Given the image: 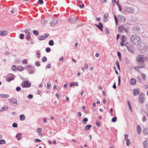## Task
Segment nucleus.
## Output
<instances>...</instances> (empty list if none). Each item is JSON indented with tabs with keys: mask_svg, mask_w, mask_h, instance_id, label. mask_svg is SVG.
<instances>
[{
	"mask_svg": "<svg viewBox=\"0 0 148 148\" xmlns=\"http://www.w3.org/2000/svg\"><path fill=\"white\" fill-rule=\"evenodd\" d=\"M23 87L29 88L31 85V83L29 81H24L22 84Z\"/></svg>",
	"mask_w": 148,
	"mask_h": 148,
	"instance_id": "nucleus-4",
	"label": "nucleus"
},
{
	"mask_svg": "<svg viewBox=\"0 0 148 148\" xmlns=\"http://www.w3.org/2000/svg\"><path fill=\"white\" fill-rule=\"evenodd\" d=\"M17 124L16 123H14L12 125V127H17Z\"/></svg>",
	"mask_w": 148,
	"mask_h": 148,
	"instance_id": "nucleus-49",
	"label": "nucleus"
},
{
	"mask_svg": "<svg viewBox=\"0 0 148 148\" xmlns=\"http://www.w3.org/2000/svg\"><path fill=\"white\" fill-rule=\"evenodd\" d=\"M114 18L116 25H117L118 24V20L115 15L114 16Z\"/></svg>",
	"mask_w": 148,
	"mask_h": 148,
	"instance_id": "nucleus-55",
	"label": "nucleus"
},
{
	"mask_svg": "<svg viewBox=\"0 0 148 148\" xmlns=\"http://www.w3.org/2000/svg\"><path fill=\"white\" fill-rule=\"evenodd\" d=\"M146 120V116H143L142 119V121L143 122H145Z\"/></svg>",
	"mask_w": 148,
	"mask_h": 148,
	"instance_id": "nucleus-54",
	"label": "nucleus"
},
{
	"mask_svg": "<svg viewBox=\"0 0 148 148\" xmlns=\"http://www.w3.org/2000/svg\"><path fill=\"white\" fill-rule=\"evenodd\" d=\"M125 11L129 13H132L134 12V9L131 7H127L125 8Z\"/></svg>",
	"mask_w": 148,
	"mask_h": 148,
	"instance_id": "nucleus-7",
	"label": "nucleus"
},
{
	"mask_svg": "<svg viewBox=\"0 0 148 148\" xmlns=\"http://www.w3.org/2000/svg\"><path fill=\"white\" fill-rule=\"evenodd\" d=\"M144 88L145 89L148 88V85H145L144 86Z\"/></svg>",
	"mask_w": 148,
	"mask_h": 148,
	"instance_id": "nucleus-64",
	"label": "nucleus"
},
{
	"mask_svg": "<svg viewBox=\"0 0 148 148\" xmlns=\"http://www.w3.org/2000/svg\"><path fill=\"white\" fill-rule=\"evenodd\" d=\"M33 33L36 36H38L39 35V33L36 30H34L33 31Z\"/></svg>",
	"mask_w": 148,
	"mask_h": 148,
	"instance_id": "nucleus-30",
	"label": "nucleus"
},
{
	"mask_svg": "<svg viewBox=\"0 0 148 148\" xmlns=\"http://www.w3.org/2000/svg\"><path fill=\"white\" fill-rule=\"evenodd\" d=\"M57 19H55L53 21L50 23V25L51 26H54L57 23Z\"/></svg>",
	"mask_w": 148,
	"mask_h": 148,
	"instance_id": "nucleus-13",
	"label": "nucleus"
},
{
	"mask_svg": "<svg viewBox=\"0 0 148 148\" xmlns=\"http://www.w3.org/2000/svg\"><path fill=\"white\" fill-rule=\"evenodd\" d=\"M12 69L13 71H15L17 70V68L16 69V66L15 65H13L12 67Z\"/></svg>",
	"mask_w": 148,
	"mask_h": 148,
	"instance_id": "nucleus-38",
	"label": "nucleus"
},
{
	"mask_svg": "<svg viewBox=\"0 0 148 148\" xmlns=\"http://www.w3.org/2000/svg\"><path fill=\"white\" fill-rule=\"evenodd\" d=\"M117 55L118 56L121 58V54L120 52L119 51L117 52Z\"/></svg>",
	"mask_w": 148,
	"mask_h": 148,
	"instance_id": "nucleus-62",
	"label": "nucleus"
},
{
	"mask_svg": "<svg viewBox=\"0 0 148 148\" xmlns=\"http://www.w3.org/2000/svg\"><path fill=\"white\" fill-rule=\"evenodd\" d=\"M126 38L125 37V36L124 35H123L122 36L121 40V42H125L126 41Z\"/></svg>",
	"mask_w": 148,
	"mask_h": 148,
	"instance_id": "nucleus-25",
	"label": "nucleus"
},
{
	"mask_svg": "<svg viewBox=\"0 0 148 148\" xmlns=\"http://www.w3.org/2000/svg\"><path fill=\"white\" fill-rule=\"evenodd\" d=\"M143 133L145 135H148V128H145L143 130Z\"/></svg>",
	"mask_w": 148,
	"mask_h": 148,
	"instance_id": "nucleus-21",
	"label": "nucleus"
},
{
	"mask_svg": "<svg viewBox=\"0 0 148 148\" xmlns=\"http://www.w3.org/2000/svg\"><path fill=\"white\" fill-rule=\"evenodd\" d=\"M8 100L10 103L13 104L15 103L17 105L18 104L17 103V100L15 98H11L9 99Z\"/></svg>",
	"mask_w": 148,
	"mask_h": 148,
	"instance_id": "nucleus-8",
	"label": "nucleus"
},
{
	"mask_svg": "<svg viewBox=\"0 0 148 148\" xmlns=\"http://www.w3.org/2000/svg\"><path fill=\"white\" fill-rule=\"evenodd\" d=\"M21 134L20 133H18L16 135V137L18 138V140H20L21 139Z\"/></svg>",
	"mask_w": 148,
	"mask_h": 148,
	"instance_id": "nucleus-23",
	"label": "nucleus"
},
{
	"mask_svg": "<svg viewBox=\"0 0 148 148\" xmlns=\"http://www.w3.org/2000/svg\"><path fill=\"white\" fill-rule=\"evenodd\" d=\"M12 75L11 76L7 78V80L9 82H10L12 80H13L15 77L14 75L13 74H11Z\"/></svg>",
	"mask_w": 148,
	"mask_h": 148,
	"instance_id": "nucleus-15",
	"label": "nucleus"
},
{
	"mask_svg": "<svg viewBox=\"0 0 148 148\" xmlns=\"http://www.w3.org/2000/svg\"><path fill=\"white\" fill-rule=\"evenodd\" d=\"M116 65L118 67V69L119 70H120V68L119 65V63L117 60L116 61Z\"/></svg>",
	"mask_w": 148,
	"mask_h": 148,
	"instance_id": "nucleus-48",
	"label": "nucleus"
},
{
	"mask_svg": "<svg viewBox=\"0 0 148 148\" xmlns=\"http://www.w3.org/2000/svg\"><path fill=\"white\" fill-rule=\"evenodd\" d=\"M0 97L2 98H8L9 95L7 94H0Z\"/></svg>",
	"mask_w": 148,
	"mask_h": 148,
	"instance_id": "nucleus-19",
	"label": "nucleus"
},
{
	"mask_svg": "<svg viewBox=\"0 0 148 148\" xmlns=\"http://www.w3.org/2000/svg\"><path fill=\"white\" fill-rule=\"evenodd\" d=\"M8 34V32L6 31H0V36H5Z\"/></svg>",
	"mask_w": 148,
	"mask_h": 148,
	"instance_id": "nucleus-11",
	"label": "nucleus"
},
{
	"mask_svg": "<svg viewBox=\"0 0 148 148\" xmlns=\"http://www.w3.org/2000/svg\"><path fill=\"white\" fill-rule=\"evenodd\" d=\"M134 29L135 31L137 33L140 30V28L138 26H135L134 27Z\"/></svg>",
	"mask_w": 148,
	"mask_h": 148,
	"instance_id": "nucleus-24",
	"label": "nucleus"
},
{
	"mask_svg": "<svg viewBox=\"0 0 148 148\" xmlns=\"http://www.w3.org/2000/svg\"><path fill=\"white\" fill-rule=\"evenodd\" d=\"M35 65L38 67L40 65V63L39 61H37L35 63Z\"/></svg>",
	"mask_w": 148,
	"mask_h": 148,
	"instance_id": "nucleus-45",
	"label": "nucleus"
},
{
	"mask_svg": "<svg viewBox=\"0 0 148 148\" xmlns=\"http://www.w3.org/2000/svg\"><path fill=\"white\" fill-rule=\"evenodd\" d=\"M23 67L22 66H18L17 68V70L19 71H23Z\"/></svg>",
	"mask_w": 148,
	"mask_h": 148,
	"instance_id": "nucleus-27",
	"label": "nucleus"
},
{
	"mask_svg": "<svg viewBox=\"0 0 148 148\" xmlns=\"http://www.w3.org/2000/svg\"><path fill=\"white\" fill-rule=\"evenodd\" d=\"M29 29H26L25 30V32L27 35L29 34Z\"/></svg>",
	"mask_w": 148,
	"mask_h": 148,
	"instance_id": "nucleus-33",
	"label": "nucleus"
},
{
	"mask_svg": "<svg viewBox=\"0 0 148 148\" xmlns=\"http://www.w3.org/2000/svg\"><path fill=\"white\" fill-rule=\"evenodd\" d=\"M147 60V57H145L142 55H138L136 58V61L139 63H140L141 64L140 65L138 66V67L139 68H143L144 67L145 65L144 62Z\"/></svg>",
	"mask_w": 148,
	"mask_h": 148,
	"instance_id": "nucleus-1",
	"label": "nucleus"
},
{
	"mask_svg": "<svg viewBox=\"0 0 148 148\" xmlns=\"http://www.w3.org/2000/svg\"><path fill=\"white\" fill-rule=\"evenodd\" d=\"M41 23L43 24H45L47 22L45 19H42L41 21Z\"/></svg>",
	"mask_w": 148,
	"mask_h": 148,
	"instance_id": "nucleus-44",
	"label": "nucleus"
},
{
	"mask_svg": "<svg viewBox=\"0 0 148 148\" xmlns=\"http://www.w3.org/2000/svg\"><path fill=\"white\" fill-rule=\"evenodd\" d=\"M49 44L50 46H53L54 45V42L52 40H50L49 42Z\"/></svg>",
	"mask_w": 148,
	"mask_h": 148,
	"instance_id": "nucleus-29",
	"label": "nucleus"
},
{
	"mask_svg": "<svg viewBox=\"0 0 148 148\" xmlns=\"http://www.w3.org/2000/svg\"><path fill=\"white\" fill-rule=\"evenodd\" d=\"M25 115L23 114H22L20 115L19 119L20 121H23L25 119Z\"/></svg>",
	"mask_w": 148,
	"mask_h": 148,
	"instance_id": "nucleus-20",
	"label": "nucleus"
},
{
	"mask_svg": "<svg viewBox=\"0 0 148 148\" xmlns=\"http://www.w3.org/2000/svg\"><path fill=\"white\" fill-rule=\"evenodd\" d=\"M130 40L131 43L134 44H139L141 42L140 38L136 34H133L130 37Z\"/></svg>",
	"mask_w": 148,
	"mask_h": 148,
	"instance_id": "nucleus-2",
	"label": "nucleus"
},
{
	"mask_svg": "<svg viewBox=\"0 0 148 148\" xmlns=\"http://www.w3.org/2000/svg\"><path fill=\"white\" fill-rule=\"evenodd\" d=\"M140 51L141 53H144L145 51L148 52V46L144 44H141L140 46Z\"/></svg>",
	"mask_w": 148,
	"mask_h": 148,
	"instance_id": "nucleus-3",
	"label": "nucleus"
},
{
	"mask_svg": "<svg viewBox=\"0 0 148 148\" xmlns=\"http://www.w3.org/2000/svg\"><path fill=\"white\" fill-rule=\"evenodd\" d=\"M77 19L75 17H72L69 20V22L71 23H74L76 22Z\"/></svg>",
	"mask_w": 148,
	"mask_h": 148,
	"instance_id": "nucleus-9",
	"label": "nucleus"
},
{
	"mask_svg": "<svg viewBox=\"0 0 148 148\" xmlns=\"http://www.w3.org/2000/svg\"><path fill=\"white\" fill-rule=\"evenodd\" d=\"M51 84L50 82H48L47 83V88L48 89H49L51 87Z\"/></svg>",
	"mask_w": 148,
	"mask_h": 148,
	"instance_id": "nucleus-41",
	"label": "nucleus"
},
{
	"mask_svg": "<svg viewBox=\"0 0 148 148\" xmlns=\"http://www.w3.org/2000/svg\"><path fill=\"white\" fill-rule=\"evenodd\" d=\"M92 126V125H87L85 128V130L86 131L89 130Z\"/></svg>",
	"mask_w": 148,
	"mask_h": 148,
	"instance_id": "nucleus-22",
	"label": "nucleus"
},
{
	"mask_svg": "<svg viewBox=\"0 0 148 148\" xmlns=\"http://www.w3.org/2000/svg\"><path fill=\"white\" fill-rule=\"evenodd\" d=\"M8 106H5L0 109V112L7 110L8 109Z\"/></svg>",
	"mask_w": 148,
	"mask_h": 148,
	"instance_id": "nucleus-12",
	"label": "nucleus"
},
{
	"mask_svg": "<svg viewBox=\"0 0 148 148\" xmlns=\"http://www.w3.org/2000/svg\"><path fill=\"white\" fill-rule=\"evenodd\" d=\"M141 75L143 79L144 80H145L146 77V75L144 73H141Z\"/></svg>",
	"mask_w": 148,
	"mask_h": 148,
	"instance_id": "nucleus-35",
	"label": "nucleus"
},
{
	"mask_svg": "<svg viewBox=\"0 0 148 148\" xmlns=\"http://www.w3.org/2000/svg\"><path fill=\"white\" fill-rule=\"evenodd\" d=\"M99 28L100 30L101 31H102V29L103 28V25H102L101 23H99Z\"/></svg>",
	"mask_w": 148,
	"mask_h": 148,
	"instance_id": "nucleus-37",
	"label": "nucleus"
},
{
	"mask_svg": "<svg viewBox=\"0 0 148 148\" xmlns=\"http://www.w3.org/2000/svg\"><path fill=\"white\" fill-rule=\"evenodd\" d=\"M118 19L121 23H124L125 21V18L123 16L119 15L118 16Z\"/></svg>",
	"mask_w": 148,
	"mask_h": 148,
	"instance_id": "nucleus-6",
	"label": "nucleus"
},
{
	"mask_svg": "<svg viewBox=\"0 0 148 148\" xmlns=\"http://www.w3.org/2000/svg\"><path fill=\"white\" fill-rule=\"evenodd\" d=\"M108 16V14L107 13L105 14L103 18V21L105 22H106L108 21V19L107 18Z\"/></svg>",
	"mask_w": 148,
	"mask_h": 148,
	"instance_id": "nucleus-26",
	"label": "nucleus"
},
{
	"mask_svg": "<svg viewBox=\"0 0 148 148\" xmlns=\"http://www.w3.org/2000/svg\"><path fill=\"white\" fill-rule=\"evenodd\" d=\"M40 141L41 140L38 139L36 138L34 140V142L35 143L40 142Z\"/></svg>",
	"mask_w": 148,
	"mask_h": 148,
	"instance_id": "nucleus-46",
	"label": "nucleus"
},
{
	"mask_svg": "<svg viewBox=\"0 0 148 148\" xmlns=\"http://www.w3.org/2000/svg\"><path fill=\"white\" fill-rule=\"evenodd\" d=\"M43 1L42 0H39L38 1V3L40 4H43Z\"/></svg>",
	"mask_w": 148,
	"mask_h": 148,
	"instance_id": "nucleus-52",
	"label": "nucleus"
},
{
	"mask_svg": "<svg viewBox=\"0 0 148 148\" xmlns=\"http://www.w3.org/2000/svg\"><path fill=\"white\" fill-rule=\"evenodd\" d=\"M126 141V145H129L130 143V140L129 139L125 140Z\"/></svg>",
	"mask_w": 148,
	"mask_h": 148,
	"instance_id": "nucleus-40",
	"label": "nucleus"
},
{
	"mask_svg": "<svg viewBox=\"0 0 148 148\" xmlns=\"http://www.w3.org/2000/svg\"><path fill=\"white\" fill-rule=\"evenodd\" d=\"M96 124L97 126L99 127L100 126V123H99V122L97 121L96 122Z\"/></svg>",
	"mask_w": 148,
	"mask_h": 148,
	"instance_id": "nucleus-63",
	"label": "nucleus"
},
{
	"mask_svg": "<svg viewBox=\"0 0 148 148\" xmlns=\"http://www.w3.org/2000/svg\"><path fill=\"white\" fill-rule=\"evenodd\" d=\"M123 27L121 26L119 27V32H123Z\"/></svg>",
	"mask_w": 148,
	"mask_h": 148,
	"instance_id": "nucleus-42",
	"label": "nucleus"
},
{
	"mask_svg": "<svg viewBox=\"0 0 148 148\" xmlns=\"http://www.w3.org/2000/svg\"><path fill=\"white\" fill-rule=\"evenodd\" d=\"M27 97L29 99H31L33 98V96L31 94H29L28 96Z\"/></svg>",
	"mask_w": 148,
	"mask_h": 148,
	"instance_id": "nucleus-50",
	"label": "nucleus"
},
{
	"mask_svg": "<svg viewBox=\"0 0 148 148\" xmlns=\"http://www.w3.org/2000/svg\"><path fill=\"white\" fill-rule=\"evenodd\" d=\"M125 140L128 139V135L127 134H125Z\"/></svg>",
	"mask_w": 148,
	"mask_h": 148,
	"instance_id": "nucleus-60",
	"label": "nucleus"
},
{
	"mask_svg": "<svg viewBox=\"0 0 148 148\" xmlns=\"http://www.w3.org/2000/svg\"><path fill=\"white\" fill-rule=\"evenodd\" d=\"M26 38L27 40H29L30 38V36L29 34H27L26 36Z\"/></svg>",
	"mask_w": 148,
	"mask_h": 148,
	"instance_id": "nucleus-56",
	"label": "nucleus"
},
{
	"mask_svg": "<svg viewBox=\"0 0 148 148\" xmlns=\"http://www.w3.org/2000/svg\"><path fill=\"white\" fill-rule=\"evenodd\" d=\"M42 131V129L41 128H38L37 129V131L38 132H40Z\"/></svg>",
	"mask_w": 148,
	"mask_h": 148,
	"instance_id": "nucleus-58",
	"label": "nucleus"
},
{
	"mask_svg": "<svg viewBox=\"0 0 148 148\" xmlns=\"http://www.w3.org/2000/svg\"><path fill=\"white\" fill-rule=\"evenodd\" d=\"M88 119L86 118H85L83 119V121H82V123L84 124H86V123H85V122H86L88 121Z\"/></svg>",
	"mask_w": 148,
	"mask_h": 148,
	"instance_id": "nucleus-36",
	"label": "nucleus"
},
{
	"mask_svg": "<svg viewBox=\"0 0 148 148\" xmlns=\"http://www.w3.org/2000/svg\"><path fill=\"white\" fill-rule=\"evenodd\" d=\"M140 92L139 89H134L133 90V94L134 96L138 95Z\"/></svg>",
	"mask_w": 148,
	"mask_h": 148,
	"instance_id": "nucleus-14",
	"label": "nucleus"
},
{
	"mask_svg": "<svg viewBox=\"0 0 148 148\" xmlns=\"http://www.w3.org/2000/svg\"><path fill=\"white\" fill-rule=\"evenodd\" d=\"M47 121V119L46 118H44L43 119V122L44 123H45Z\"/></svg>",
	"mask_w": 148,
	"mask_h": 148,
	"instance_id": "nucleus-59",
	"label": "nucleus"
},
{
	"mask_svg": "<svg viewBox=\"0 0 148 148\" xmlns=\"http://www.w3.org/2000/svg\"><path fill=\"white\" fill-rule=\"evenodd\" d=\"M130 82L131 85H134L136 84V79L134 78H132L130 80Z\"/></svg>",
	"mask_w": 148,
	"mask_h": 148,
	"instance_id": "nucleus-17",
	"label": "nucleus"
},
{
	"mask_svg": "<svg viewBox=\"0 0 148 148\" xmlns=\"http://www.w3.org/2000/svg\"><path fill=\"white\" fill-rule=\"evenodd\" d=\"M24 38V35L23 34H21L19 36V38L21 39H23Z\"/></svg>",
	"mask_w": 148,
	"mask_h": 148,
	"instance_id": "nucleus-51",
	"label": "nucleus"
},
{
	"mask_svg": "<svg viewBox=\"0 0 148 148\" xmlns=\"http://www.w3.org/2000/svg\"><path fill=\"white\" fill-rule=\"evenodd\" d=\"M137 130L138 133L139 134H141V129L140 126V125H138L137 127Z\"/></svg>",
	"mask_w": 148,
	"mask_h": 148,
	"instance_id": "nucleus-16",
	"label": "nucleus"
},
{
	"mask_svg": "<svg viewBox=\"0 0 148 148\" xmlns=\"http://www.w3.org/2000/svg\"><path fill=\"white\" fill-rule=\"evenodd\" d=\"M143 144L144 148H148V142L147 140H145L143 142Z\"/></svg>",
	"mask_w": 148,
	"mask_h": 148,
	"instance_id": "nucleus-18",
	"label": "nucleus"
},
{
	"mask_svg": "<svg viewBox=\"0 0 148 148\" xmlns=\"http://www.w3.org/2000/svg\"><path fill=\"white\" fill-rule=\"evenodd\" d=\"M40 53H38V52H37L36 54V57L38 58H39L40 57Z\"/></svg>",
	"mask_w": 148,
	"mask_h": 148,
	"instance_id": "nucleus-43",
	"label": "nucleus"
},
{
	"mask_svg": "<svg viewBox=\"0 0 148 148\" xmlns=\"http://www.w3.org/2000/svg\"><path fill=\"white\" fill-rule=\"evenodd\" d=\"M74 84V85L76 86H78V83L77 82H74L73 83Z\"/></svg>",
	"mask_w": 148,
	"mask_h": 148,
	"instance_id": "nucleus-61",
	"label": "nucleus"
},
{
	"mask_svg": "<svg viewBox=\"0 0 148 148\" xmlns=\"http://www.w3.org/2000/svg\"><path fill=\"white\" fill-rule=\"evenodd\" d=\"M21 90V88L19 87H17L16 88V90L17 91H18Z\"/></svg>",
	"mask_w": 148,
	"mask_h": 148,
	"instance_id": "nucleus-57",
	"label": "nucleus"
},
{
	"mask_svg": "<svg viewBox=\"0 0 148 148\" xmlns=\"http://www.w3.org/2000/svg\"><path fill=\"white\" fill-rule=\"evenodd\" d=\"M45 37L43 36H41L39 37V40H43L45 39Z\"/></svg>",
	"mask_w": 148,
	"mask_h": 148,
	"instance_id": "nucleus-28",
	"label": "nucleus"
},
{
	"mask_svg": "<svg viewBox=\"0 0 148 148\" xmlns=\"http://www.w3.org/2000/svg\"><path fill=\"white\" fill-rule=\"evenodd\" d=\"M6 143L5 141L4 140H0V144H5Z\"/></svg>",
	"mask_w": 148,
	"mask_h": 148,
	"instance_id": "nucleus-34",
	"label": "nucleus"
},
{
	"mask_svg": "<svg viewBox=\"0 0 148 148\" xmlns=\"http://www.w3.org/2000/svg\"><path fill=\"white\" fill-rule=\"evenodd\" d=\"M35 72L34 70H31L29 71V73L30 74H32L34 73Z\"/></svg>",
	"mask_w": 148,
	"mask_h": 148,
	"instance_id": "nucleus-39",
	"label": "nucleus"
},
{
	"mask_svg": "<svg viewBox=\"0 0 148 148\" xmlns=\"http://www.w3.org/2000/svg\"><path fill=\"white\" fill-rule=\"evenodd\" d=\"M51 51V49L49 47H47L46 49V51L47 52H49Z\"/></svg>",
	"mask_w": 148,
	"mask_h": 148,
	"instance_id": "nucleus-47",
	"label": "nucleus"
},
{
	"mask_svg": "<svg viewBox=\"0 0 148 148\" xmlns=\"http://www.w3.org/2000/svg\"><path fill=\"white\" fill-rule=\"evenodd\" d=\"M127 47L128 51L131 53H133L134 52V50L132 46L130 45L127 46Z\"/></svg>",
	"mask_w": 148,
	"mask_h": 148,
	"instance_id": "nucleus-10",
	"label": "nucleus"
},
{
	"mask_svg": "<svg viewBox=\"0 0 148 148\" xmlns=\"http://www.w3.org/2000/svg\"><path fill=\"white\" fill-rule=\"evenodd\" d=\"M22 62L23 64H27V59H25L23 60Z\"/></svg>",
	"mask_w": 148,
	"mask_h": 148,
	"instance_id": "nucleus-53",
	"label": "nucleus"
},
{
	"mask_svg": "<svg viewBox=\"0 0 148 148\" xmlns=\"http://www.w3.org/2000/svg\"><path fill=\"white\" fill-rule=\"evenodd\" d=\"M144 95L143 93H141L139 95L138 100L141 103H143L145 101Z\"/></svg>",
	"mask_w": 148,
	"mask_h": 148,
	"instance_id": "nucleus-5",
	"label": "nucleus"
},
{
	"mask_svg": "<svg viewBox=\"0 0 148 148\" xmlns=\"http://www.w3.org/2000/svg\"><path fill=\"white\" fill-rule=\"evenodd\" d=\"M116 119L117 117L115 116L112 118L111 121L113 122H115L116 121Z\"/></svg>",
	"mask_w": 148,
	"mask_h": 148,
	"instance_id": "nucleus-31",
	"label": "nucleus"
},
{
	"mask_svg": "<svg viewBox=\"0 0 148 148\" xmlns=\"http://www.w3.org/2000/svg\"><path fill=\"white\" fill-rule=\"evenodd\" d=\"M42 61L43 62H45L47 60V58L46 57H43L42 59Z\"/></svg>",
	"mask_w": 148,
	"mask_h": 148,
	"instance_id": "nucleus-32",
	"label": "nucleus"
}]
</instances>
